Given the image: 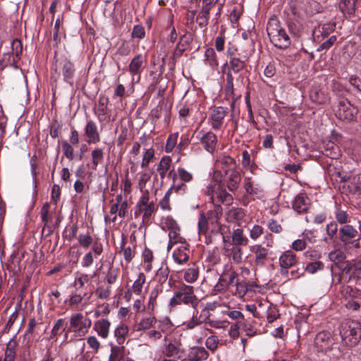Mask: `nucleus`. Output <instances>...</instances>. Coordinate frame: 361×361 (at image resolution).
I'll return each mask as SVG.
<instances>
[{
	"mask_svg": "<svg viewBox=\"0 0 361 361\" xmlns=\"http://www.w3.org/2000/svg\"><path fill=\"white\" fill-rule=\"evenodd\" d=\"M267 31L271 42L276 47L285 49L290 45L291 40L289 35L276 19L269 20Z\"/></svg>",
	"mask_w": 361,
	"mask_h": 361,
	"instance_id": "1",
	"label": "nucleus"
},
{
	"mask_svg": "<svg viewBox=\"0 0 361 361\" xmlns=\"http://www.w3.org/2000/svg\"><path fill=\"white\" fill-rule=\"evenodd\" d=\"M190 305L196 308L198 305V299L194 294V288L192 286L183 285L175 293L169 301V307L174 308L180 305Z\"/></svg>",
	"mask_w": 361,
	"mask_h": 361,
	"instance_id": "2",
	"label": "nucleus"
},
{
	"mask_svg": "<svg viewBox=\"0 0 361 361\" xmlns=\"http://www.w3.org/2000/svg\"><path fill=\"white\" fill-rule=\"evenodd\" d=\"M149 192L146 191L145 193L140 197V200L135 206V217L137 218L141 213L142 215V223L147 224L156 210V207L154 202H149Z\"/></svg>",
	"mask_w": 361,
	"mask_h": 361,
	"instance_id": "3",
	"label": "nucleus"
},
{
	"mask_svg": "<svg viewBox=\"0 0 361 361\" xmlns=\"http://www.w3.org/2000/svg\"><path fill=\"white\" fill-rule=\"evenodd\" d=\"M338 104L336 116L338 118L346 121H352L355 118L358 109L347 99H340Z\"/></svg>",
	"mask_w": 361,
	"mask_h": 361,
	"instance_id": "4",
	"label": "nucleus"
},
{
	"mask_svg": "<svg viewBox=\"0 0 361 361\" xmlns=\"http://www.w3.org/2000/svg\"><path fill=\"white\" fill-rule=\"evenodd\" d=\"M342 338H348L350 345L357 344L361 339V324L356 322H348L343 330Z\"/></svg>",
	"mask_w": 361,
	"mask_h": 361,
	"instance_id": "5",
	"label": "nucleus"
},
{
	"mask_svg": "<svg viewBox=\"0 0 361 361\" xmlns=\"http://www.w3.org/2000/svg\"><path fill=\"white\" fill-rule=\"evenodd\" d=\"M197 138L207 152L211 154L214 152L217 145V137L214 133L200 130L197 135Z\"/></svg>",
	"mask_w": 361,
	"mask_h": 361,
	"instance_id": "6",
	"label": "nucleus"
},
{
	"mask_svg": "<svg viewBox=\"0 0 361 361\" xmlns=\"http://www.w3.org/2000/svg\"><path fill=\"white\" fill-rule=\"evenodd\" d=\"M227 176L226 186L231 192H235L238 190L241 181V176L238 170L235 167L224 169Z\"/></svg>",
	"mask_w": 361,
	"mask_h": 361,
	"instance_id": "7",
	"label": "nucleus"
},
{
	"mask_svg": "<svg viewBox=\"0 0 361 361\" xmlns=\"http://www.w3.org/2000/svg\"><path fill=\"white\" fill-rule=\"evenodd\" d=\"M297 263L295 254L291 250L284 252L279 258L281 266V274L282 275L288 274V269L293 267Z\"/></svg>",
	"mask_w": 361,
	"mask_h": 361,
	"instance_id": "8",
	"label": "nucleus"
},
{
	"mask_svg": "<svg viewBox=\"0 0 361 361\" xmlns=\"http://www.w3.org/2000/svg\"><path fill=\"white\" fill-rule=\"evenodd\" d=\"M226 114V110L222 106L216 107L212 110L209 117V121L213 129L219 130L221 128Z\"/></svg>",
	"mask_w": 361,
	"mask_h": 361,
	"instance_id": "9",
	"label": "nucleus"
},
{
	"mask_svg": "<svg viewBox=\"0 0 361 361\" xmlns=\"http://www.w3.org/2000/svg\"><path fill=\"white\" fill-rule=\"evenodd\" d=\"M336 29V23L333 22H329L322 25H319L317 27H315L313 30V36L314 40L320 42L328 37Z\"/></svg>",
	"mask_w": 361,
	"mask_h": 361,
	"instance_id": "10",
	"label": "nucleus"
},
{
	"mask_svg": "<svg viewBox=\"0 0 361 361\" xmlns=\"http://www.w3.org/2000/svg\"><path fill=\"white\" fill-rule=\"evenodd\" d=\"M357 231L351 225L345 224L338 230L339 240L344 245H348L353 243V240L357 235Z\"/></svg>",
	"mask_w": 361,
	"mask_h": 361,
	"instance_id": "11",
	"label": "nucleus"
},
{
	"mask_svg": "<svg viewBox=\"0 0 361 361\" xmlns=\"http://www.w3.org/2000/svg\"><path fill=\"white\" fill-rule=\"evenodd\" d=\"M190 245L185 243L178 248L175 249L172 254V257L178 264H183L188 262L190 259L189 253Z\"/></svg>",
	"mask_w": 361,
	"mask_h": 361,
	"instance_id": "12",
	"label": "nucleus"
},
{
	"mask_svg": "<svg viewBox=\"0 0 361 361\" xmlns=\"http://www.w3.org/2000/svg\"><path fill=\"white\" fill-rule=\"evenodd\" d=\"M315 344L322 350L326 352L329 350L333 349L332 345L334 343L332 338L330 336V334L323 331L317 334L315 338Z\"/></svg>",
	"mask_w": 361,
	"mask_h": 361,
	"instance_id": "13",
	"label": "nucleus"
},
{
	"mask_svg": "<svg viewBox=\"0 0 361 361\" xmlns=\"http://www.w3.org/2000/svg\"><path fill=\"white\" fill-rule=\"evenodd\" d=\"M85 134L88 138L87 142L89 144H95L100 141V135L97 130V126L92 120L87 121L85 127Z\"/></svg>",
	"mask_w": 361,
	"mask_h": 361,
	"instance_id": "14",
	"label": "nucleus"
},
{
	"mask_svg": "<svg viewBox=\"0 0 361 361\" xmlns=\"http://www.w3.org/2000/svg\"><path fill=\"white\" fill-rule=\"evenodd\" d=\"M309 198L305 193H299L294 199L292 203L293 209L300 214L305 212L309 207Z\"/></svg>",
	"mask_w": 361,
	"mask_h": 361,
	"instance_id": "15",
	"label": "nucleus"
},
{
	"mask_svg": "<svg viewBox=\"0 0 361 361\" xmlns=\"http://www.w3.org/2000/svg\"><path fill=\"white\" fill-rule=\"evenodd\" d=\"M208 352L203 347H192L188 354L189 361H202L207 359Z\"/></svg>",
	"mask_w": 361,
	"mask_h": 361,
	"instance_id": "16",
	"label": "nucleus"
},
{
	"mask_svg": "<svg viewBox=\"0 0 361 361\" xmlns=\"http://www.w3.org/2000/svg\"><path fill=\"white\" fill-rule=\"evenodd\" d=\"M109 100L105 95H100L98 101V108L95 114L100 121H105L108 117L107 109Z\"/></svg>",
	"mask_w": 361,
	"mask_h": 361,
	"instance_id": "17",
	"label": "nucleus"
},
{
	"mask_svg": "<svg viewBox=\"0 0 361 361\" xmlns=\"http://www.w3.org/2000/svg\"><path fill=\"white\" fill-rule=\"evenodd\" d=\"M144 56L142 54H137L130 61L128 71L129 72L135 75L137 74H140L142 70L144 69L143 62H144Z\"/></svg>",
	"mask_w": 361,
	"mask_h": 361,
	"instance_id": "18",
	"label": "nucleus"
},
{
	"mask_svg": "<svg viewBox=\"0 0 361 361\" xmlns=\"http://www.w3.org/2000/svg\"><path fill=\"white\" fill-rule=\"evenodd\" d=\"M110 322L107 319H101L94 323V329L99 336L106 338L109 332Z\"/></svg>",
	"mask_w": 361,
	"mask_h": 361,
	"instance_id": "19",
	"label": "nucleus"
},
{
	"mask_svg": "<svg viewBox=\"0 0 361 361\" xmlns=\"http://www.w3.org/2000/svg\"><path fill=\"white\" fill-rule=\"evenodd\" d=\"M324 154L331 159H338L341 156L338 146L333 142L329 141L326 142L324 145Z\"/></svg>",
	"mask_w": 361,
	"mask_h": 361,
	"instance_id": "20",
	"label": "nucleus"
},
{
	"mask_svg": "<svg viewBox=\"0 0 361 361\" xmlns=\"http://www.w3.org/2000/svg\"><path fill=\"white\" fill-rule=\"evenodd\" d=\"M348 188L350 192L361 195V173L350 178Z\"/></svg>",
	"mask_w": 361,
	"mask_h": 361,
	"instance_id": "21",
	"label": "nucleus"
},
{
	"mask_svg": "<svg viewBox=\"0 0 361 361\" xmlns=\"http://www.w3.org/2000/svg\"><path fill=\"white\" fill-rule=\"evenodd\" d=\"M339 8L344 15L352 16L355 11V0H341L339 3Z\"/></svg>",
	"mask_w": 361,
	"mask_h": 361,
	"instance_id": "22",
	"label": "nucleus"
},
{
	"mask_svg": "<svg viewBox=\"0 0 361 361\" xmlns=\"http://www.w3.org/2000/svg\"><path fill=\"white\" fill-rule=\"evenodd\" d=\"M156 323L157 319L154 316L143 317L140 320V322L136 325L135 330L137 331L147 330L154 326Z\"/></svg>",
	"mask_w": 361,
	"mask_h": 361,
	"instance_id": "23",
	"label": "nucleus"
},
{
	"mask_svg": "<svg viewBox=\"0 0 361 361\" xmlns=\"http://www.w3.org/2000/svg\"><path fill=\"white\" fill-rule=\"evenodd\" d=\"M253 252L255 255V263L257 265H264L267 257V250L262 245H256L254 247Z\"/></svg>",
	"mask_w": 361,
	"mask_h": 361,
	"instance_id": "24",
	"label": "nucleus"
},
{
	"mask_svg": "<svg viewBox=\"0 0 361 361\" xmlns=\"http://www.w3.org/2000/svg\"><path fill=\"white\" fill-rule=\"evenodd\" d=\"M232 241L235 246L247 245L248 239L244 236L243 229L237 228L233 232Z\"/></svg>",
	"mask_w": 361,
	"mask_h": 361,
	"instance_id": "25",
	"label": "nucleus"
},
{
	"mask_svg": "<svg viewBox=\"0 0 361 361\" xmlns=\"http://www.w3.org/2000/svg\"><path fill=\"white\" fill-rule=\"evenodd\" d=\"M245 217L244 210L241 208L231 209L227 213V220L230 222H237L242 221Z\"/></svg>",
	"mask_w": 361,
	"mask_h": 361,
	"instance_id": "26",
	"label": "nucleus"
},
{
	"mask_svg": "<svg viewBox=\"0 0 361 361\" xmlns=\"http://www.w3.org/2000/svg\"><path fill=\"white\" fill-rule=\"evenodd\" d=\"M336 35H331L326 39L319 42L320 44L317 48V51L326 53L337 41Z\"/></svg>",
	"mask_w": 361,
	"mask_h": 361,
	"instance_id": "27",
	"label": "nucleus"
},
{
	"mask_svg": "<svg viewBox=\"0 0 361 361\" xmlns=\"http://www.w3.org/2000/svg\"><path fill=\"white\" fill-rule=\"evenodd\" d=\"M246 66L245 61L236 56H231L229 60V68L235 73H239Z\"/></svg>",
	"mask_w": 361,
	"mask_h": 361,
	"instance_id": "28",
	"label": "nucleus"
},
{
	"mask_svg": "<svg viewBox=\"0 0 361 361\" xmlns=\"http://www.w3.org/2000/svg\"><path fill=\"white\" fill-rule=\"evenodd\" d=\"M171 159L169 157H164L159 161L157 166V171L159 172L161 178H164L166 176V173L168 171L171 166Z\"/></svg>",
	"mask_w": 361,
	"mask_h": 361,
	"instance_id": "29",
	"label": "nucleus"
},
{
	"mask_svg": "<svg viewBox=\"0 0 361 361\" xmlns=\"http://www.w3.org/2000/svg\"><path fill=\"white\" fill-rule=\"evenodd\" d=\"M126 355L124 346H112L109 360L112 361H121Z\"/></svg>",
	"mask_w": 361,
	"mask_h": 361,
	"instance_id": "30",
	"label": "nucleus"
},
{
	"mask_svg": "<svg viewBox=\"0 0 361 361\" xmlns=\"http://www.w3.org/2000/svg\"><path fill=\"white\" fill-rule=\"evenodd\" d=\"M310 98L315 104H324L326 101L324 94L318 88H312L310 92Z\"/></svg>",
	"mask_w": 361,
	"mask_h": 361,
	"instance_id": "31",
	"label": "nucleus"
},
{
	"mask_svg": "<svg viewBox=\"0 0 361 361\" xmlns=\"http://www.w3.org/2000/svg\"><path fill=\"white\" fill-rule=\"evenodd\" d=\"M222 207L220 205L214 206V208L207 212L206 217L212 224L216 223L222 215Z\"/></svg>",
	"mask_w": 361,
	"mask_h": 361,
	"instance_id": "32",
	"label": "nucleus"
},
{
	"mask_svg": "<svg viewBox=\"0 0 361 361\" xmlns=\"http://www.w3.org/2000/svg\"><path fill=\"white\" fill-rule=\"evenodd\" d=\"M204 61L212 67H216L219 64L216 54L212 48H207L204 52Z\"/></svg>",
	"mask_w": 361,
	"mask_h": 361,
	"instance_id": "33",
	"label": "nucleus"
},
{
	"mask_svg": "<svg viewBox=\"0 0 361 361\" xmlns=\"http://www.w3.org/2000/svg\"><path fill=\"white\" fill-rule=\"evenodd\" d=\"M217 197L221 203L226 205H231L233 203V196L225 188H219Z\"/></svg>",
	"mask_w": 361,
	"mask_h": 361,
	"instance_id": "34",
	"label": "nucleus"
},
{
	"mask_svg": "<svg viewBox=\"0 0 361 361\" xmlns=\"http://www.w3.org/2000/svg\"><path fill=\"white\" fill-rule=\"evenodd\" d=\"M146 277L144 273H140L137 279L134 281L132 286V291L136 294L140 295L142 290L143 284L145 283Z\"/></svg>",
	"mask_w": 361,
	"mask_h": 361,
	"instance_id": "35",
	"label": "nucleus"
},
{
	"mask_svg": "<svg viewBox=\"0 0 361 361\" xmlns=\"http://www.w3.org/2000/svg\"><path fill=\"white\" fill-rule=\"evenodd\" d=\"M329 258L335 264H338L344 262L346 255L342 250H335L329 253Z\"/></svg>",
	"mask_w": 361,
	"mask_h": 361,
	"instance_id": "36",
	"label": "nucleus"
},
{
	"mask_svg": "<svg viewBox=\"0 0 361 361\" xmlns=\"http://www.w3.org/2000/svg\"><path fill=\"white\" fill-rule=\"evenodd\" d=\"M93 169H96L97 166L102 163L104 159V151L102 148H96L91 153Z\"/></svg>",
	"mask_w": 361,
	"mask_h": 361,
	"instance_id": "37",
	"label": "nucleus"
},
{
	"mask_svg": "<svg viewBox=\"0 0 361 361\" xmlns=\"http://www.w3.org/2000/svg\"><path fill=\"white\" fill-rule=\"evenodd\" d=\"M192 41V37L190 35H183L180 37V41L177 44L176 49V53H178L179 54H182L183 51L185 50V47L188 46L190 42Z\"/></svg>",
	"mask_w": 361,
	"mask_h": 361,
	"instance_id": "38",
	"label": "nucleus"
},
{
	"mask_svg": "<svg viewBox=\"0 0 361 361\" xmlns=\"http://www.w3.org/2000/svg\"><path fill=\"white\" fill-rule=\"evenodd\" d=\"M128 333V328L127 326L122 324L115 330V336L117 338V343L121 345L125 341V336Z\"/></svg>",
	"mask_w": 361,
	"mask_h": 361,
	"instance_id": "39",
	"label": "nucleus"
},
{
	"mask_svg": "<svg viewBox=\"0 0 361 361\" xmlns=\"http://www.w3.org/2000/svg\"><path fill=\"white\" fill-rule=\"evenodd\" d=\"M324 267V263L321 261H314L307 264L305 271L310 274H314L317 271L322 270Z\"/></svg>",
	"mask_w": 361,
	"mask_h": 361,
	"instance_id": "40",
	"label": "nucleus"
},
{
	"mask_svg": "<svg viewBox=\"0 0 361 361\" xmlns=\"http://www.w3.org/2000/svg\"><path fill=\"white\" fill-rule=\"evenodd\" d=\"M199 276V270L197 268L191 267L188 269L184 274V279L189 283L195 281Z\"/></svg>",
	"mask_w": 361,
	"mask_h": 361,
	"instance_id": "41",
	"label": "nucleus"
},
{
	"mask_svg": "<svg viewBox=\"0 0 361 361\" xmlns=\"http://www.w3.org/2000/svg\"><path fill=\"white\" fill-rule=\"evenodd\" d=\"M179 352L180 349L172 343H169L166 345L163 350V354L168 357H175L179 353Z\"/></svg>",
	"mask_w": 361,
	"mask_h": 361,
	"instance_id": "42",
	"label": "nucleus"
},
{
	"mask_svg": "<svg viewBox=\"0 0 361 361\" xmlns=\"http://www.w3.org/2000/svg\"><path fill=\"white\" fill-rule=\"evenodd\" d=\"M209 220L204 212H201L198 221V230L200 234L205 235L208 229Z\"/></svg>",
	"mask_w": 361,
	"mask_h": 361,
	"instance_id": "43",
	"label": "nucleus"
},
{
	"mask_svg": "<svg viewBox=\"0 0 361 361\" xmlns=\"http://www.w3.org/2000/svg\"><path fill=\"white\" fill-rule=\"evenodd\" d=\"M12 53L17 59H19L23 52V44L20 39H15L11 42Z\"/></svg>",
	"mask_w": 361,
	"mask_h": 361,
	"instance_id": "44",
	"label": "nucleus"
},
{
	"mask_svg": "<svg viewBox=\"0 0 361 361\" xmlns=\"http://www.w3.org/2000/svg\"><path fill=\"white\" fill-rule=\"evenodd\" d=\"M61 147L63 155L69 160H73V147L71 143L68 141L64 140L61 143Z\"/></svg>",
	"mask_w": 361,
	"mask_h": 361,
	"instance_id": "45",
	"label": "nucleus"
},
{
	"mask_svg": "<svg viewBox=\"0 0 361 361\" xmlns=\"http://www.w3.org/2000/svg\"><path fill=\"white\" fill-rule=\"evenodd\" d=\"M154 149L152 147L146 149V151L143 155L142 161L141 163V167L142 168L147 167L150 161L154 158Z\"/></svg>",
	"mask_w": 361,
	"mask_h": 361,
	"instance_id": "46",
	"label": "nucleus"
},
{
	"mask_svg": "<svg viewBox=\"0 0 361 361\" xmlns=\"http://www.w3.org/2000/svg\"><path fill=\"white\" fill-rule=\"evenodd\" d=\"M160 293V290L157 288L153 289L151 293L149 298V302L147 305V310L149 311H153L156 303H157V298Z\"/></svg>",
	"mask_w": 361,
	"mask_h": 361,
	"instance_id": "47",
	"label": "nucleus"
},
{
	"mask_svg": "<svg viewBox=\"0 0 361 361\" xmlns=\"http://www.w3.org/2000/svg\"><path fill=\"white\" fill-rule=\"evenodd\" d=\"M91 324V320L89 318H86L84 320L82 319L80 326L78 329L75 330V331L78 333L80 336H84L87 333Z\"/></svg>",
	"mask_w": 361,
	"mask_h": 361,
	"instance_id": "48",
	"label": "nucleus"
},
{
	"mask_svg": "<svg viewBox=\"0 0 361 361\" xmlns=\"http://www.w3.org/2000/svg\"><path fill=\"white\" fill-rule=\"evenodd\" d=\"M176 231H171L169 233V242L168 244V250H169L175 244L180 243L185 244V238H178L179 240H176Z\"/></svg>",
	"mask_w": 361,
	"mask_h": 361,
	"instance_id": "49",
	"label": "nucleus"
},
{
	"mask_svg": "<svg viewBox=\"0 0 361 361\" xmlns=\"http://www.w3.org/2000/svg\"><path fill=\"white\" fill-rule=\"evenodd\" d=\"M171 195V193L170 190H167L164 197L160 200L159 205L161 209L167 211L171 210V207L169 202Z\"/></svg>",
	"mask_w": 361,
	"mask_h": 361,
	"instance_id": "50",
	"label": "nucleus"
},
{
	"mask_svg": "<svg viewBox=\"0 0 361 361\" xmlns=\"http://www.w3.org/2000/svg\"><path fill=\"white\" fill-rule=\"evenodd\" d=\"M335 217L338 223L341 224H346L349 221V216L346 212L338 209L335 213Z\"/></svg>",
	"mask_w": 361,
	"mask_h": 361,
	"instance_id": "51",
	"label": "nucleus"
},
{
	"mask_svg": "<svg viewBox=\"0 0 361 361\" xmlns=\"http://www.w3.org/2000/svg\"><path fill=\"white\" fill-rule=\"evenodd\" d=\"M231 255L233 260L239 264L242 262L243 250L239 246H233L231 249Z\"/></svg>",
	"mask_w": 361,
	"mask_h": 361,
	"instance_id": "52",
	"label": "nucleus"
},
{
	"mask_svg": "<svg viewBox=\"0 0 361 361\" xmlns=\"http://www.w3.org/2000/svg\"><path fill=\"white\" fill-rule=\"evenodd\" d=\"M92 238L88 234H80L78 241L80 245L84 248H87L92 243Z\"/></svg>",
	"mask_w": 361,
	"mask_h": 361,
	"instance_id": "53",
	"label": "nucleus"
},
{
	"mask_svg": "<svg viewBox=\"0 0 361 361\" xmlns=\"http://www.w3.org/2000/svg\"><path fill=\"white\" fill-rule=\"evenodd\" d=\"M63 74L66 79H71L74 74L73 65L70 62H66L63 67Z\"/></svg>",
	"mask_w": 361,
	"mask_h": 361,
	"instance_id": "54",
	"label": "nucleus"
},
{
	"mask_svg": "<svg viewBox=\"0 0 361 361\" xmlns=\"http://www.w3.org/2000/svg\"><path fill=\"white\" fill-rule=\"evenodd\" d=\"M169 269L167 267H161L157 272V276L159 279V282L164 283L168 279L169 274Z\"/></svg>",
	"mask_w": 361,
	"mask_h": 361,
	"instance_id": "55",
	"label": "nucleus"
},
{
	"mask_svg": "<svg viewBox=\"0 0 361 361\" xmlns=\"http://www.w3.org/2000/svg\"><path fill=\"white\" fill-rule=\"evenodd\" d=\"M178 175L179 178L183 182H190L192 180V174L187 171L185 169L178 168Z\"/></svg>",
	"mask_w": 361,
	"mask_h": 361,
	"instance_id": "56",
	"label": "nucleus"
},
{
	"mask_svg": "<svg viewBox=\"0 0 361 361\" xmlns=\"http://www.w3.org/2000/svg\"><path fill=\"white\" fill-rule=\"evenodd\" d=\"M177 137L178 133L169 135L166 144V151L167 152H170L173 149L176 145Z\"/></svg>",
	"mask_w": 361,
	"mask_h": 361,
	"instance_id": "57",
	"label": "nucleus"
},
{
	"mask_svg": "<svg viewBox=\"0 0 361 361\" xmlns=\"http://www.w3.org/2000/svg\"><path fill=\"white\" fill-rule=\"evenodd\" d=\"M326 231L329 238L332 240L338 231L337 224L334 221H332L330 224H327L326 227Z\"/></svg>",
	"mask_w": 361,
	"mask_h": 361,
	"instance_id": "58",
	"label": "nucleus"
},
{
	"mask_svg": "<svg viewBox=\"0 0 361 361\" xmlns=\"http://www.w3.org/2000/svg\"><path fill=\"white\" fill-rule=\"evenodd\" d=\"M145 31L143 26L140 25H135L133 29L132 37L134 38L142 39L145 37Z\"/></svg>",
	"mask_w": 361,
	"mask_h": 361,
	"instance_id": "59",
	"label": "nucleus"
},
{
	"mask_svg": "<svg viewBox=\"0 0 361 361\" xmlns=\"http://www.w3.org/2000/svg\"><path fill=\"white\" fill-rule=\"evenodd\" d=\"M83 317L81 314H76L71 317L70 324L71 328H74L78 329L80 326V324H82V319Z\"/></svg>",
	"mask_w": 361,
	"mask_h": 361,
	"instance_id": "60",
	"label": "nucleus"
},
{
	"mask_svg": "<svg viewBox=\"0 0 361 361\" xmlns=\"http://www.w3.org/2000/svg\"><path fill=\"white\" fill-rule=\"evenodd\" d=\"M242 13V8L240 6H235L230 13V18L232 23H236Z\"/></svg>",
	"mask_w": 361,
	"mask_h": 361,
	"instance_id": "61",
	"label": "nucleus"
},
{
	"mask_svg": "<svg viewBox=\"0 0 361 361\" xmlns=\"http://www.w3.org/2000/svg\"><path fill=\"white\" fill-rule=\"evenodd\" d=\"M352 276L357 279H361V260L353 261Z\"/></svg>",
	"mask_w": 361,
	"mask_h": 361,
	"instance_id": "62",
	"label": "nucleus"
},
{
	"mask_svg": "<svg viewBox=\"0 0 361 361\" xmlns=\"http://www.w3.org/2000/svg\"><path fill=\"white\" fill-rule=\"evenodd\" d=\"M205 345L208 349L212 351L215 350L218 347V339L214 336L208 337L206 340Z\"/></svg>",
	"mask_w": 361,
	"mask_h": 361,
	"instance_id": "63",
	"label": "nucleus"
},
{
	"mask_svg": "<svg viewBox=\"0 0 361 361\" xmlns=\"http://www.w3.org/2000/svg\"><path fill=\"white\" fill-rule=\"evenodd\" d=\"M16 357V352L13 347L8 345L6 350L5 351V357L4 360L2 361H14Z\"/></svg>",
	"mask_w": 361,
	"mask_h": 361,
	"instance_id": "64",
	"label": "nucleus"
}]
</instances>
